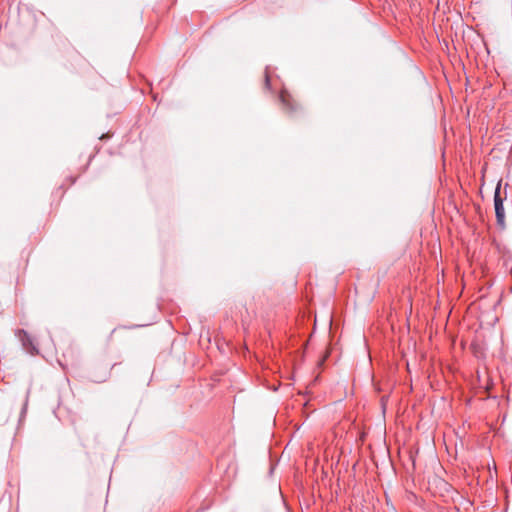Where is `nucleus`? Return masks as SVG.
<instances>
[{"label":"nucleus","mask_w":512,"mask_h":512,"mask_svg":"<svg viewBox=\"0 0 512 512\" xmlns=\"http://www.w3.org/2000/svg\"><path fill=\"white\" fill-rule=\"evenodd\" d=\"M19 337L23 343V345L26 347V348H29L31 347V352L34 350V347L32 346V340L31 338L29 337V335L25 332V331H20L19 332Z\"/></svg>","instance_id":"obj_3"},{"label":"nucleus","mask_w":512,"mask_h":512,"mask_svg":"<svg viewBox=\"0 0 512 512\" xmlns=\"http://www.w3.org/2000/svg\"><path fill=\"white\" fill-rule=\"evenodd\" d=\"M265 82H266V86H268L269 85V76L268 75L265 76Z\"/></svg>","instance_id":"obj_4"},{"label":"nucleus","mask_w":512,"mask_h":512,"mask_svg":"<svg viewBox=\"0 0 512 512\" xmlns=\"http://www.w3.org/2000/svg\"><path fill=\"white\" fill-rule=\"evenodd\" d=\"M494 207H495V214H496V220L497 223L504 227L505 225V214H504V207H503V200L500 195V184L497 185L494 193Z\"/></svg>","instance_id":"obj_2"},{"label":"nucleus","mask_w":512,"mask_h":512,"mask_svg":"<svg viewBox=\"0 0 512 512\" xmlns=\"http://www.w3.org/2000/svg\"><path fill=\"white\" fill-rule=\"evenodd\" d=\"M283 110L287 114H293L301 109V106L293 98V96L286 90H282L279 96Z\"/></svg>","instance_id":"obj_1"}]
</instances>
